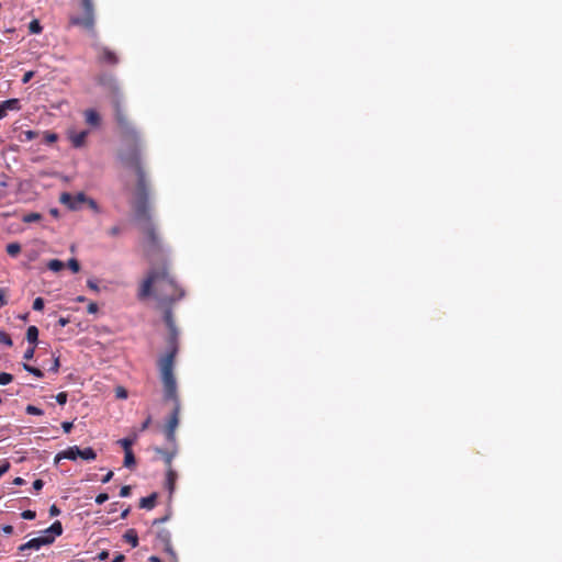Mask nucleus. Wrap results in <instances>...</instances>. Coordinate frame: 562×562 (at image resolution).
<instances>
[{"label": "nucleus", "instance_id": "obj_5", "mask_svg": "<svg viewBox=\"0 0 562 562\" xmlns=\"http://www.w3.org/2000/svg\"><path fill=\"white\" fill-rule=\"evenodd\" d=\"M87 200L88 196L82 192H79L76 195H72L71 193L68 192H63L59 196L60 203L66 205L71 211L80 210L81 204L86 203Z\"/></svg>", "mask_w": 562, "mask_h": 562}, {"label": "nucleus", "instance_id": "obj_10", "mask_svg": "<svg viewBox=\"0 0 562 562\" xmlns=\"http://www.w3.org/2000/svg\"><path fill=\"white\" fill-rule=\"evenodd\" d=\"M155 452L157 454L161 456V458L164 459V462H165L167 469L172 468V460H173V458L177 454L176 446L173 447L172 450H165L162 448H155Z\"/></svg>", "mask_w": 562, "mask_h": 562}, {"label": "nucleus", "instance_id": "obj_26", "mask_svg": "<svg viewBox=\"0 0 562 562\" xmlns=\"http://www.w3.org/2000/svg\"><path fill=\"white\" fill-rule=\"evenodd\" d=\"M29 30L32 34H38L42 32V26L37 20H33L29 24Z\"/></svg>", "mask_w": 562, "mask_h": 562}, {"label": "nucleus", "instance_id": "obj_23", "mask_svg": "<svg viewBox=\"0 0 562 562\" xmlns=\"http://www.w3.org/2000/svg\"><path fill=\"white\" fill-rule=\"evenodd\" d=\"M41 220H42V214L36 213V212L27 213L22 217V221L24 223H33V222H38Z\"/></svg>", "mask_w": 562, "mask_h": 562}, {"label": "nucleus", "instance_id": "obj_54", "mask_svg": "<svg viewBox=\"0 0 562 562\" xmlns=\"http://www.w3.org/2000/svg\"><path fill=\"white\" fill-rule=\"evenodd\" d=\"M24 483H25V481L19 476L13 480V484H15V485H23Z\"/></svg>", "mask_w": 562, "mask_h": 562}, {"label": "nucleus", "instance_id": "obj_20", "mask_svg": "<svg viewBox=\"0 0 562 562\" xmlns=\"http://www.w3.org/2000/svg\"><path fill=\"white\" fill-rule=\"evenodd\" d=\"M64 267V262L58 259H52L47 262V268L54 272H59Z\"/></svg>", "mask_w": 562, "mask_h": 562}, {"label": "nucleus", "instance_id": "obj_9", "mask_svg": "<svg viewBox=\"0 0 562 562\" xmlns=\"http://www.w3.org/2000/svg\"><path fill=\"white\" fill-rule=\"evenodd\" d=\"M79 457V447H68L66 450L58 452L55 457V463H59L63 459L76 460Z\"/></svg>", "mask_w": 562, "mask_h": 562}, {"label": "nucleus", "instance_id": "obj_51", "mask_svg": "<svg viewBox=\"0 0 562 562\" xmlns=\"http://www.w3.org/2000/svg\"><path fill=\"white\" fill-rule=\"evenodd\" d=\"M109 558V552L108 551H101L99 554H98V559L100 561H104Z\"/></svg>", "mask_w": 562, "mask_h": 562}, {"label": "nucleus", "instance_id": "obj_43", "mask_svg": "<svg viewBox=\"0 0 562 562\" xmlns=\"http://www.w3.org/2000/svg\"><path fill=\"white\" fill-rule=\"evenodd\" d=\"M87 311L89 314H94L98 312V304L94 302L89 303Z\"/></svg>", "mask_w": 562, "mask_h": 562}, {"label": "nucleus", "instance_id": "obj_52", "mask_svg": "<svg viewBox=\"0 0 562 562\" xmlns=\"http://www.w3.org/2000/svg\"><path fill=\"white\" fill-rule=\"evenodd\" d=\"M46 140H47L48 143H54V142H56V140H57V135H56V134H53V133H52V134H47V135H46Z\"/></svg>", "mask_w": 562, "mask_h": 562}, {"label": "nucleus", "instance_id": "obj_2", "mask_svg": "<svg viewBox=\"0 0 562 562\" xmlns=\"http://www.w3.org/2000/svg\"><path fill=\"white\" fill-rule=\"evenodd\" d=\"M184 295L183 290L177 284L175 278L170 274L166 263L153 267L147 277L142 282L137 296L140 301L154 296L158 307L164 311V321L170 331L171 340L175 341L178 335L173 321L171 305L181 300Z\"/></svg>", "mask_w": 562, "mask_h": 562}, {"label": "nucleus", "instance_id": "obj_33", "mask_svg": "<svg viewBox=\"0 0 562 562\" xmlns=\"http://www.w3.org/2000/svg\"><path fill=\"white\" fill-rule=\"evenodd\" d=\"M21 517L26 520H32L36 517V513L34 510L26 509L22 512Z\"/></svg>", "mask_w": 562, "mask_h": 562}, {"label": "nucleus", "instance_id": "obj_61", "mask_svg": "<svg viewBox=\"0 0 562 562\" xmlns=\"http://www.w3.org/2000/svg\"><path fill=\"white\" fill-rule=\"evenodd\" d=\"M67 323H68V321H67V319H65V318H60V319H59V324H60L61 326H65Z\"/></svg>", "mask_w": 562, "mask_h": 562}, {"label": "nucleus", "instance_id": "obj_50", "mask_svg": "<svg viewBox=\"0 0 562 562\" xmlns=\"http://www.w3.org/2000/svg\"><path fill=\"white\" fill-rule=\"evenodd\" d=\"M113 477V472L112 471H109L104 476L103 479L101 480L102 483H108L110 482V480Z\"/></svg>", "mask_w": 562, "mask_h": 562}, {"label": "nucleus", "instance_id": "obj_47", "mask_svg": "<svg viewBox=\"0 0 562 562\" xmlns=\"http://www.w3.org/2000/svg\"><path fill=\"white\" fill-rule=\"evenodd\" d=\"M59 514H60V509L55 504L52 505L50 508H49V515L52 517H54V516H57Z\"/></svg>", "mask_w": 562, "mask_h": 562}, {"label": "nucleus", "instance_id": "obj_14", "mask_svg": "<svg viewBox=\"0 0 562 562\" xmlns=\"http://www.w3.org/2000/svg\"><path fill=\"white\" fill-rule=\"evenodd\" d=\"M157 494L153 493L147 497H143L139 501V507L145 509H153L156 505Z\"/></svg>", "mask_w": 562, "mask_h": 562}, {"label": "nucleus", "instance_id": "obj_12", "mask_svg": "<svg viewBox=\"0 0 562 562\" xmlns=\"http://www.w3.org/2000/svg\"><path fill=\"white\" fill-rule=\"evenodd\" d=\"M85 117H86V123L89 124L90 126L98 127L101 124V116L93 109L86 110Z\"/></svg>", "mask_w": 562, "mask_h": 562}, {"label": "nucleus", "instance_id": "obj_45", "mask_svg": "<svg viewBox=\"0 0 562 562\" xmlns=\"http://www.w3.org/2000/svg\"><path fill=\"white\" fill-rule=\"evenodd\" d=\"M87 285H88L89 289H91V290H93L95 292L99 291V286H98V284H97V282L94 280H91V279L88 280L87 281Z\"/></svg>", "mask_w": 562, "mask_h": 562}, {"label": "nucleus", "instance_id": "obj_49", "mask_svg": "<svg viewBox=\"0 0 562 562\" xmlns=\"http://www.w3.org/2000/svg\"><path fill=\"white\" fill-rule=\"evenodd\" d=\"M2 531L5 535H11L13 532V527L11 525H4L2 526Z\"/></svg>", "mask_w": 562, "mask_h": 562}, {"label": "nucleus", "instance_id": "obj_58", "mask_svg": "<svg viewBox=\"0 0 562 562\" xmlns=\"http://www.w3.org/2000/svg\"><path fill=\"white\" fill-rule=\"evenodd\" d=\"M128 514H130V508L124 509V510L122 512V514H121V518H122V519H125V518L128 516Z\"/></svg>", "mask_w": 562, "mask_h": 562}, {"label": "nucleus", "instance_id": "obj_44", "mask_svg": "<svg viewBox=\"0 0 562 562\" xmlns=\"http://www.w3.org/2000/svg\"><path fill=\"white\" fill-rule=\"evenodd\" d=\"M0 187L2 190H5L9 187V177L3 175L0 181Z\"/></svg>", "mask_w": 562, "mask_h": 562}, {"label": "nucleus", "instance_id": "obj_16", "mask_svg": "<svg viewBox=\"0 0 562 562\" xmlns=\"http://www.w3.org/2000/svg\"><path fill=\"white\" fill-rule=\"evenodd\" d=\"M61 533H63V526H61V522L58 520L53 522L52 526L44 531V535H49V536H53L54 538L56 536H60Z\"/></svg>", "mask_w": 562, "mask_h": 562}, {"label": "nucleus", "instance_id": "obj_60", "mask_svg": "<svg viewBox=\"0 0 562 562\" xmlns=\"http://www.w3.org/2000/svg\"><path fill=\"white\" fill-rule=\"evenodd\" d=\"M49 213L54 216V217H57L58 216V210L57 209H52L49 211Z\"/></svg>", "mask_w": 562, "mask_h": 562}, {"label": "nucleus", "instance_id": "obj_57", "mask_svg": "<svg viewBox=\"0 0 562 562\" xmlns=\"http://www.w3.org/2000/svg\"><path fill=\"white\" fill-rule=\"evenodd\" d=\"M151 422V418L150 416L143 423V426H142V429H146L148 427V425L150 424Z\"/></svg>", "mask_w": 562, "mask_h": 562}, {"label": "nucleus", "instance_id": "obj_56", "mask_svg": "<svg viewBox=\"0 0 562 562\" xmlns=\"http://www.w3.org/2000/svg\"><path fill=\"white\" fill-rule=\"evenodd\" d=\"M124 555L123 554H117L112 562H123L124 561Z\"/></svg>", "mask_w": 562, "mask_h": 562}, {"label": "nucleus", "instance_id": "obj_22", "mask_svg": "<svg viewBox=\"0 0 562 562\" xmlns=\"http://www.w3.org/2000/svg\"><path fill=\"white\" fill-rule=\"evenodd\" d=\"M21 246L19 243H11L7 245V252L11 257H15L20 254Z\"/></svg>", "mask_w": 562, "mask_h": 562}, {"label": "nucleus", "instance_id": "obj_11", "mask_svg": "<svg viewBox=\"0 0 562 562\" xmlns=\"http://www.w3.org/2000/svg\"><path fill=\"white\" fill-rule=\"evenodd\" d=\"M99 60L101 63L116 65L119 63V58L114 52L109 49L108 47H102L99 54Z\"/></svg>", "mask_w": 562, "mask_h": 562}, {"label": "nucleus", "instance_id": "obj_39", "mask_svg": "<svg viewBox=\"0 0 562 562\" xmlns=\"http://www.w3.org/2000/svg\"><path fill=\"white\" fill-rule=\"evenodd\" d=\"M109 499V495L106 493H101L95 497V503L98 505H101L105 503Z\"/></svg>", "mask_w": 562, "mask_h": 562}, {"label": "nucleus", "instance_id": "obj_21", "mask_svg": "<svg viewBox=\"0 0 562 562\" xmlns=\"http://www.w3.org/2000/svg\"><path fill=\"white\" fill-rule=\"evenodd\" d=\"M124 467L131 469L135 465L136 463V460H135V456L133 453V450L132 451H126L124 452Z\"/></svg>", "mask_w": 562, "mask_h": 562}, {"label": "nucleus", "instance_id": "obj_30", "mask_svg": "<svg viewBox=\"0 0 562 562\" xmlns=\"http://www.w3.org/2000/svg\"><path fill=\"white\" fill-rule=\"evenodd\" d=\"M0 341L9 347L13 345L11 337L3 331L0 333Z\"/></svg>", "mask_w": 562, "mask_h": 562}, {"label": "nucleus", "instance_id": "obj_42", "mask_svg": "<svg viewBox=\"0 0 562 562\" xmlns=\"http://www.w3.org/2000/svg\"><path fill=\"white\" fill-rule=\"evenodd\" d=\"M34 77V71H26L22 77V82L27 83Z\"/></svg>", "mask_w": 562, "mask_h": 562}, {"label": "nucleus", "instance_id": "obj_55", "mask_svg": "<svg viewBox=\"0 0 562 562\" xmlns=\"http://www.w3.org/2000/svg\"><path fill=\"white\" fill-rule=\"evenodd\" d=\"M7 301L4 300V292L3 290H0V305H5Z\"/></svg>", "mask_w": 562, "mask_h": 562}, {"label": "nucleus", "instance_id": "obj_6", "mask_svg": "<svg viewBox=\"0 0 562 562\" xmlns=\"http://www.w3.org/2000/svg\"><path fill=\"white\" fill-rule=\"evenodd\" d=\"M53 542H54V537L53 536L43 535L41 537L33 538V539L29 540L27 542L21 544L18 548V550L20 552H23V551L30 550V549L38 550L42 546H47V544H50Z\"/></svg>", "mask_w": 562, "mask_h": 562}, {"label": "nucleus", "instance_id": "obj_31", "mask_svg": "<svg viewBox=\"0 0 562 562\" xmlns=\"http://www.w3.org/2000/svg\"><path fill=\"white\" fill-rule=\"evenodd\" d=\"M115 396L117 398L125 400V398H127V391L123 386H117L115 389Z\"/></svg>", "mask_w": 562, "mask_h": 562}, {"label": "nucleus", "instance_id": "obj_48", "mask_svg": "<svg viewBox=\"0 0 562 562\" xmlns=\"http://www.w3.org/2000/svg\"><path fill=\"white\" fill-rule=\"evenodd\" d=\"M86 203H88L89 207L92 209L93 211H98V204L94 200L88 198Z\"/></svg>", "mask_w": 562, "mask_h": 562}, {"label": "nucleus", "instance_id": "obj_27", "mask_svg": "<svg viewBox=\"0 0 562 562\" xmlns=\"http://www.w3.org/2000/svg\"><path fill=\"white\" fill-rule=\"evenodd\" d=\"M67 266L74 273H77L80 270L79 261L75 258L69 259Z\"/></svg>", "mask_w": 562, "mask_h": 562}, {"label": "nucleus", "instance_id": "obj_18", "mask_svg": "<svg viewBox=\"0 0 562 562\" xmlns=\"http://www.w3.org/2000/svg\"><path fill=\"white\" fill-rule=\"evenodd\" d=\"M79 457L83 460L92 461L97 458V453L91 447L85 449L79 448Z\"/></svg>", "mask_w": 562, "mask_h": 562}, {"label": "nucleus", "instance_id": "obj_46", "mask_svg": "<svg viewBox=\"0 0 562 562\" xmlns=\"http://www.w3.org/2000/svg\"><path fill=\"white\" fill-rule=\"evenodd\" d=\"M43 486H44V482H43L41 479H37V480H35V481L33 482V487H34V490H36V491L42 490V488H43Z\"/></svg>", "mask_w": 562, "mask_h": 562}, {"label": "nucleus", "instance_id": "obj_34", "mask_svg": "<svg viewBox=\"0 0 562 562\" xmlns=\"http://www.w3.org/2000/svg\"><path fill=\"white\" fill-rule=\"evenodd\" d=\"M68 398L67 392H60L56 395V401L59 405H65Z\"/></svg>", "mask_w": 562, "mask_h": 562}, {"label": "nucleus", "instance_id": "obj_35", "mask_svg": "<svg viewBox=\"0 0 562 562\" xmlns=\"http://www.w3.org/2000/svg\"><path fill=\"white\" fill-rule=\"evenodd\" d=\"M10 462L8 460H3L0 464V477L5 474L10 469Z\"/></svg>", "mask_w": 562, "mask_h": 562}, {"label": "nucleus", "instance_id": "obj_29", "mask_svg": "<svg viewBox=\"0 0 562 562\" xmlns=\"http://www.w3.org/2000/svg\"><path fill=\"white\" fill-rule=\"evenodd\" d=\"M25 412L29 415H43V411L34 405H27Z\"/></svg>", "mask_w": 562, "mask_h": 562}, {"label": "nucleus", "instance_id": "obj_53", "mask_svg": "<svg viewBox=\"0 0 562 562\" xmlns=\"http://www.w3.org/2000/svg\"><path fill=\"white\" fill-rule=\"evenodd\" d=\"M167 519H168V516H165V517H161V518H156V519L153 521V525L161 524V522L166 521Z\"/></svg>", "mask_w": 562, "mask_h": 562}, {"label": "nucleus", "instance_id": "obj_62", "mask_svg": "<svg viewBox=\"0 0 562 562\" xmlns=\"http://www.w3.org/2000/svg\"><path fill=\"white\" fill-rule=\"evenodd\" d=\"M78 301L82 302V301H85V297L83 296H79Z\"/></svg>", "mask_w": 562, "mask_h": 562}, {"label": "nucleus", "instance_id": "obj_24", "mask_svg": "<svg viewBox=\"0 0 562 562\" xmlns=\"http://www.w3.org/2000/svg\"><path fill=\"white\" fill-rule=\"evenodd\" d=\"M23 369L27 372H30L31 374L37 376V378H43L44 376V373L41 369L38 368H35L31 364H27V363H23Z\"/></svg>", "mask_w": 562, "mask_h": 562}, {"label": "nucleus", "instance_id": "obj_36", "mask_svg": "<svg viewBox=\"0 0 562 562\" xmlns=\"http://www.w3.org/2000/svg\"><path fill=\"white\" fill-rule=\"evenodd\" d=\"M34 352H35V346H32L25 350L23 358L25 360H31L34 357Z\"/></svg>", "mask_w": 562, "mask_h": 562}, {"label": "nucleus", "instance_id": "obj_13", "mask_svg": "<svg viewBox=\"0 0 562 562\" xmlns=\"http://www.w3.org/2000/svg\"><path fill=\"white\" fill-rule=\"evenodd\" d=\"M88 134H89L88 131H82L79 133L71 134L70 140H71V144L74 145V147H76V148L82 147L86 143V138H87Z\"/></svg>", "mask_w": 562, "mask_h": 562}, {"label": "nucleus", "instance_id": "obj_41", "mask_svg": "<svg viewBox=\"0 0 562 562\" xmlns=\"http://www.w3.org/2000/svg\"><path fill=\"white\" fill-rule=\"evenodd\" d=\"M72 426H74V425H72V423H71V422H63V423H61V428H63V430H64L66 434H68V432H70V431H71Z\"/></svg>", "mask_w": 562, "mask_h": 562}, {"label": "nucleus", "instance_id": "obj_8", "mask_svg": "<svg viewBox=\"0 0 562 562\" xmlns=\"http://www.w3.org/2000/svg\"><path fill=\"white\" fill-rule=\"evenodd\" d=\"M21 102L19 99H9L0 103V120L7 116L9 111H19Z\"/></svg>", "mask_w": 562, "mask_h": 562}, {"label": "nucleus", "instance_id": "obj_1", "mask_svg": "<svg viewBox=\"0 0 562 562\" xmlns=\"http://www.w3.org/2000/svg\"><path fill=\"white\" fill-rule=\"evenodd\" d=\"M111 102L114 109L115 121L125 144V148L120 151L119 158L126 168L135 171L137 178L132 206L135 218L139 222L142 232L146 236L144 252L150 260L160 251L161 247L159 237L151 222L149 182L140 160V138L138 132L133 127L123 110V97L117 88L113 89Z\"/></svg>", "mask_w": 562, "mask_h": 562}, {"label": "nucleus", "instance_id": "obj_7", "mask_svg": "<svg viewBox=\"0 0 562 562\" xmlns=\"http://www.w3.org/2000/svg\"><path fill=\"white\" fill-rule=\"evenodd\" d=\"M157 539L164 546V550L170 554L173 559H176V552L171 546V533L167 529H161L157 533Z\"/></svg>", "mask_w": 562, "mask_h": 562}, {"label": "nucleus", "instance_id": "obj_32", "mask_svg": "<svg viewBox=\"0 0 562 562\" xmlns=\"http://www.w3.org/2000/svg\"><path fill=\"white\" fill-rule=\"evenodd\" d=\"M44 308V300L42 297H36L33 302L34 311H43Z\"/></svg>", "mask_w": 562, "mask_h": 562}, {"label": "nucleus", "instance_id": "obj_25", "mask_svg": "<svg viewBox=\"0 0 562 562\" xmlns=\"http://www.w3.org/2000/svg\"><path fill=\"white\" fill-rule=\"evenodd\" d=\"M117 443L124 449V452L132 451L133 440L130 438H123L117 441Z\"/></svg>", "mask_w": 562, "mask_h": 562}, {"label": "nucleus", "instance_id": "obj_28", "mask_svg": "<svg viewBox=\"0 0 562 562\" xmlns=\"http://www.w3.org/2000/svg\"><path fill=\"white\" fill-rule=\"evenodd\" d=\"M13 380V375L7 372L0 373V385H7L11 383Z\"/></svg>", "mask_w": 562, "mask_h": 562}, {"label": "nucleus", "instance_id": "obj_4", "mask_svg": "<svg viewBox=\"0 0 562 562\" xmlns=\"http://www.w3.org/2000/svg\"><path fill=\"white\" fill-rule=\"evenodd\" d=\"M79 4L82 10V14L71 16L70 24L80 26L88 32H93L94 24H95L93 1L92 0H79Z\"/></svg>", "mask_w": 562, "mask_h": 562}, {"label": "nucleus", "instance_id": "obj_3", "mask_svg": "<svg viewBox=\"0 0 562 562\" xmlns=\"http://www.w3.org/2000/svg\"><path fill=\"white\" fill-rule=\"evenodd\" d=\"M176 348L168 352L159 362L160 375L164 385V397L173 402V409L165 427L166 439L176 445V430L180 420V400L177 393V382L173 374Z\"/></svg>", "mask_w": 562, "mask_h": 562}, {"label": "nucleus", "instance_id": "obj_63", "mask_svg": "<svg viewBox=\"0 0 562 562\" xmlns=\"http://www.w3.org/2000/svg\"><path fill=\"white\" fill-rule=\"evenodd\" d=\"M78 562H83V561H78Z\"/></svg>", "mask_w": 562, "mask_h": 562}, {"label": "nucleus", "instance_id": "obj_59", "mask_svg": "<svg viewBox=\"0 0 562 562\" xmlns=\"http://www.w3.org/2000/svg\"><path fill=\"white\" fill-rule=\"evenodd\" d=\"M148 561H149V562H162V561H161L158 557H156V555H151V557H149Z\"/></svg>", "mask_w": 562, "mask_h": 562}, {"label": "nucleus", "instance_id": "obj_38", "mask_svg": "<svg viewBox=\"0 0 562 562\" xmlns=\"http://www.w3.org/2000/svg\"><path fill=\"white\" fill-rule=\"evenodd\" d=\"M131 495V486L124 485L120 490V496L121 497H128Z\"/></svg>", "mask_w": 562, "mask_h": 562}, {"label": "nucleus", "instance_id": "obj_40", "mask_svg": "<svg viewBox=\"0 0 562 562\" xmlns=\"http://www.w3.org/2000/svg\"><path fill=\"white\" fill-rule=\"evenodd\" d=\"M121 233H122V228H121L120 226H113V227H111V228L108 231V234H109L110 236H113V237H115V236L120 235Z\"/></svg>", "mask_w": 562, "mask_h": 562}, {"label": "nucleus", "instance_id": "obj_15", "mask_svg": "<svg viewBox=\"0 0 562 562\" xmlns=\"http://www.w3.org/2000/svg\"><path fill=\"white\" fill-rule=\"evenodd\" d=\"M123 538L126 542H128L133 548L138 546V536L135 529H128L123 535Z\"/></svg>", "mask_w": 562, "mask_h": 562}, {"label": "nucleus", "instance_id": "obj_37", "mask_svg": "<svg viewBox=\"0 0 562 562\" xmlns=\"http://www.w3.org/2000/svg\"><path fill=\"white\" fill-rule=\"evenodd\" d=\"M60 367L59 357H54V361L52 367L49 368V371L57 373Z\"/></svg>", "mask_w": 562, "mask_h": 562}, {"label": "nucleus", "instance_id": "obj_19", "mask_svg": "<svg viewBox=\"0 0 562 562\" xmlns=\"http://www.w3.org/2000/svg\"><path fill=\"white\" fill-rule=\"evenodd\" d=\"M176 480H177V472L172 468L167 469V480L166 481H167V486H168V490L170 493L173 491Z\"/></svg>", "mask_w": 562, "mask_h": 562}, {"label": "nucleus", "instance_id": "obj_17", "mask_svg": "<svg viewBox=\"0 0 562 562\" xmlns=\"http://www.w3.org/2000/svg\"><path fill=\"white\" fill-rule=\"evenodd\" d=\"M26 339L27 341L35 346L38 339V329L36 326L32 325L26 330Z\"/></svg>", "mask_w": 562, "mask_h": 562}]
</instances>
